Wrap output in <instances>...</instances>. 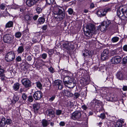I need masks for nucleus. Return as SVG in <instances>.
I'll return each instance as SVG.
<instances>
[{"mask_svg":"<svg viewBox=\"0 0 127 127\" xmlns=\"http://www.w3.org/2000/svg\"><path fill=\"white\" fill-rule=\"evenodd\" d=\"M86 28L87 31L85 32V34L88 37H91L94 34H96L98 32V27H96L93 24L89 23L86 25Z\"/></svg>","mask_w":127,"mask_h":127,"instance_id":"1","label":"nucleus"},{"mask_svg":"<svg viewBox=\"0 0 127 127\" xmlns=\"http://www.w3.org/2000/svg\"><path fill=\"white\" fill-rule=\"evenodd\" d=\"M117 15L121 19L126 20L127 19V8L123 6L118 7L117 11Z\"/></svg>","mask_w":127,"mask_h":127,"instance_id":"2","label":"nucleus"},{"mask_svg":"<svg viewBox=\"0 0 127 127\" xmlns=\"http://www.w3.org/2000/svg\"><path fill=\"white\" fill-rule=\"evenodd\" d=\"M64 85L69 88H73L76 85L74 79L68 76L65 77L63 79Z\"/></svg>","mask_w":127,"mask_h":127,"instance_id":"3","label":"nucleus"},{"mask_svg":"<svg viewBox=\"0 0 127 127\" xmlns=\"http://www.w3.org/2000/svg\"><path fill=\"white\" fill-rule=\"evenodd\" d=\"M54 13L55 15H57V16L55 17L59 18L60 20H62L65 17L64 13L61 9L59 8V7L57 6H55L53 8Z\"/></svg>","mask_w":127,"mask_h":127,"instance_id":"4","label":"nucleus"},{"mask_svg":"<svg viewBox=\"0 0 127 127\" xmlns=\"http://www.w3.org/2000/svg\"><path fill=\"white\" fill-rule=\"evenodd\" d=\"M15 56V55L14 52H9L8 53L5 55V60L7 62H10L14 59Z\"/></svg>","mask_w":127,"mask_h":127,"instance_id":"5","label":"nucleus"},{"mask_svg":"<svg viewBox=\"0 0 127 127\" xmlns=\"http://www.w3.org/2000/svg\"><path fill=\"white\" fill-rule=\"evenodd\" d=\"M13 37L10 34H6L3 37V40L5 43H10L12 42L13 40Z\"/></svg>","mask_w":127,"mask_h":127,"instance_id":"6","label":"nucleus"},{"mask_svg":"<svg viewBox=\"0 0 127 127\" xmlns=\"http://www.w3.org/2000/svg\"><path fill=\"white\" fill-rule=\"evenodd\" d=\"M110 54V52L107 49L104 50L102 52L101 55V59L103 61H105L108 59Z\"/></svg>","mask_w":127,"mask_h":127,"instance_id":"7","label":"nucleus"},{"mask_svg":"<svg viewBox=\"0 0 127 127\" xmlns=\"http://www.w3.org/2000/svg\"><path fill=\"white\" fill-rule=\"evenodd\" d=\"M110 23V21L108 20L102 22L100 27V29L101 31L103 32L105 31L106 28Z\"/></svg>","mask_w":127,"mask_h":127,"instance_id":"8","label":"nucleus"},{"mask_svg":"<svg viewBox=\"0 0 127 127\" xmlns=\"http://www.w3.org/2000/svg\"><path fill=\"white\" fill-rule=\"evenodd\" d=\"M81 116L80 112L77 111H76L72 114L71 118L74 120H78L80 118Z\"/></svg>","mask_w":127,"mask_h":127,"instance_id":"9","label":"nucleus"},{"mask_svg":"<svg viewBox=\"0 0 127 127\" xmlns=\"http://www.w3.org/2000/svg\"><path fill=\"white\" fill-rule=\"evenodd\" d=\"M121 60V57L118 56L112 57L111 60V61L112 64H116L120 63Z\"/></svg>","mask_w":127,"mask_h":127,"instance_id":"10","label":"nucleus"},{"mask_svg":"<svg viewBox=\"0 0 127 127\" xmlns=\"http://www.w3.org/2000/svg\"><path fill=\"white\" fill-rule=\"evenodd\" d=\"M33 96L34 99L37 100L40 99L41 98L42 95L41 92L37 91L35 92Z\"/></svg>","mask_w":127,"mask_h":127,"instance_id":"11","label":"nucleus"},{"mask_svg":"<svg viewBox=\"0 0 127 127\" xmlns=\"http://www.w3.org/2000/svg\"><path fill=\"white\" fill-rule=\"evenodd\" d=\"M22 82L23 85L26 88L29 87L31 86V82L28 79H23L22 80Z\"/></svg>","mask_w":127,"mask_h":127,"instance_id":"12","label":"nucleus"},{"mask_svg":"<svg viewBox=\"0 0 127 127\" xmlns=\"http://www.w3.org/2000/svg\"><path fill=\"white\" fill-rule=\"evenodd\" d=\"M96 14L98 16L102 17L106 15V12L104 9H100L98 10L96 12Z\"/></svg>","mask_w":127,"mask_h":127,"instance_id":"13","label":"nucleus"},{"mask_svg":"<svg viewBox=\"0 0 127 127\" xmlns=\"http://www.w3.org/2000/svg\"><path fill=\"white\" fill-rule=\"evenodd\" d=\"M44 7V6L42 3H40L37 4L36 8V10L37 13L39 14L41 13Z\"/></svg>","mask_w":127,"mask_h":127,"instance_id":"14","label":"nucleus"},{"mask_svg":"<svg viewBox=\"0 0 127 127\" xmlns=\"http://www.w3.org/2000/svg\"><path fill=\"white\" fill-rule=\"evenodd\" d=\"M39 1V0H27L26 3L28 6L31 7Z\"/></svg>","mask_w":127,"mask_h":127,"instance_id":"15","label":"nucleus"},{"mask_svg":"<svg viewBox=\"0 0 127 127\" xmlns=\"http://www.w3.org/2000/svg\"><path fill=\"white\" fill-rule=\"evenodd\" d=\"M54 84L55 86L58 87V89L61 90L63 88L62 81L60 80H55L54 82Z\"/></svg>","mask_w":127,"mask_h":127,"instance_id":"16","label":"nucleus"},{"mask_svg":"<svg viewBox=\"0 0 127 127\" xmlns=\"http://www.w3.org/2000/svg\"><path fill=\"white\" fill-rule=\"evenodd\" d=\"M63 93L65 95L68 97H72L73 95V94L68 90H64L63 91Z\"/></svg>","mask_w":127,"mask_h":127,"instance_id":"17","label":"nucleus"},{"mask_svg":"<svg viewBox=\"0 0 127 127\" xmlns=\"http://www.w3.org/2000/svg\"><path fill=\"white\" fill-rule=\"evenodd\" d=\"M83 55L87 58H89L92 56L91 52L87 50H85L83 52Z\"/></svg>","mask_w":127,"mask_h":127,"instance_id":"18","label":"nucleus"},{"mask_svg":"<svg viewBox=\"0 0 127 127\" xmlns=\"http://www.w3.org/2000/svg\"><path fill=\"white\" fill-rule=\"evenodd\" d=\"M124 123L123 120L120 119L116 122V124L115 125V127H122V124Z\"/></svg>","mask_w":127,"mask_h":127,"instance_id":"19","label":"nucleus"},{"mask_svg":"<svg viewBox=\"0 0 127 127\" xmlns=\"http://www.w3.org/2000/svg\"><path fill=\"white\" fill-rule=\"evenodd\" d=\"M43 127H46L48 126L49 124L50 121L47 120L45 119H43L41 122Z\"/></svg>","mask_w":127,"mask_h":127,"instance_id":"20","label":"nucleus"},{"mask_svg":"<svg viewBox=\"0 0 127 127\" xmlns=\"http://www.w3.org/2000/svg\"><path fill=\"white\" fill-rule=\"evenodd\" d=\"M47 114L50 117H53L54 113V111L52 109H49L46 110Z\"/></svg>","mask_w":127,"mask_h":127,"instance_id":"21","label":"nucleus"},{"mask_svg":"<svg viewBox=\"0 0 127 127\" xmlns=\"http://www.w3.org/2000/svg\"><path fill=\"white\" fill-rule=\"evenodd\" d=\"M40 107V104L38 103H34L33 105V108L35 113L37 112Z\"/></svg>","mask_w":127,"mask_h":127,"instance_id":"22","label":"nucleus"},{"mask_svg":"<svg viewBox=\"0 0 127 127\" xmlns=\"http://www.w3.org/2000/svg\"><path fill=\"white\" fill-rule=\"evenodd\" d=\"M5 118L4 117H2L1 118V120L0 121V126L3 127L6 125V122L5 121Z\"/></svg>","mask_w":127,"mask_h":127,"instance_id":"23","label":"nucleus"},{"mask_svg":"<svg viewBox=\"0 0 127 127\" xmlns=\"http://www.w3.org/2000/svg\"><path fill=\"white\" fill-rule=\"evenodd\" d=\"M32 15H27L25 16V19L28 22H30L32 20Z\"/></svg>","mask_w":127,"mask_h":127,"instance_id":"24","label":"nucleus"},{"mask_svg":"<svg viewBox=\"0 0 127 127\" xmlns=\"http://www.w3.org/2000/svg\"><path fill=\"white\" fill-rule=\"evenodd\" d=\"M4 70L1 68H0V77L2 80L4 79L5 75L4 73Z\"/></svg>","mask_w":127,"mask_h":127,"instance_id":"25","label":"nucleus"},{"mask_svg":"<svg viewBox=\"0 0 127 127\" xmlns=\"http://www.w3.org/2000/svg\"><path fill=\"white\" fill-rule=\"evenodd\" d=\"M20 85L18 83H16L13 86V89L15 91H18Z\"/></svg>","mask_w":127,"mask_h":127,"instance_id":"26","label":"nucleus"},{"mask_svg":"<svg viewBox=\"0 0 127 127\" xmlns=\"http://www.w3.org/2000/svg\"><path fill=\"white\" fill-rule=\"evenodd\" d=\"M117 78L120 80L122 79L124 77L122 73L120 72H118L117 73Z\"/></svg>","mask_w":127,"mask_h":127,"instance_id":"27","label":"nucleus"},{"mask_svg":"<svg viewBox=\"0 0 127 127\" xmlns=\"http://www.w3.org/2000/svg\"><path fill=\"white\" fill-rule=\"evenodd\" d=\"M13 24V23L12 21H9L6 25L5 28H9L10 27H12Z\"/></svg>","mask_w":127,"mask_h":127,"instance_id":"28","label":"nucleus"},{"mask_svg":"<svg viewBox=\"0 0 127 127\" xmlns=\"http://www.w3.org/2000/svg\"><path fill=\"white\" fill-rule=\"evenodd\" d=\"M24 49L23 46H19L18 48L17 52L19 53H22L24 51Z\"/></svg>","mask_w":127,"mask_h":127,"instance_id":"29","label":"nucleus"},{"mask_svg":"<svg viewBox=\"0 0 127 127\" xmlns=\"http://www.w3.org/2000/svg\"><path fill=\"white\" fill-rule=\"evenodd\" d=\"M19 99V97L18 96L16 95H14L13 97V99L12 100V103L15 104Z\"/></svg>","mask_w":127,"mask_h":127,"instance_id":"30","label":"nucleus"},{"mask_svg":"<svg viewBox=\"0 0 127 127\" xmlns=\"http://www.w3.org/2000/svg\"><path fill=\"white\" fill-rule=\"evenodd\" d=\"M80 82L81 83L83 84L82 85H86L88 84L87 81L84 78H82Z\"/></svg>","mask_w":127,"mask_h":127,"instance_id":"31","label":"nucleus"},{"mask_svg":"<svg viewBox=\"0 0 127 127\" xmlns=\"http://www.w3.org/2000/svg\"><path fill=\"white\" fill-rule=\"evenodd\" d=\"M45 21V19L43 17H41L38 19V22L40 24H42L44 23Z\"/></svg>","mask_w":127,"mask_h":127,"instance_id":"32","label":"nucleus"},{"mask_svg":"<svg viewBox=\"0 0 127 127\" xmlns=\"http://www.w3.org/2000/svg\"><path fill=\"white\" fill-rule=\"evenodd\" d=\"M119 39V38L118 37L115 36L113 37L111 40L112 42L114 43L118 41Z\"/></svg>","mask_w":127,"mask_h":127,"instance_id":"33","label":"nucleus"},{"mask_svg":"<svg viewBox=\"0 0 127 127\" xmlns=\"http://www.w3.org/2000/svg\"><path fill=\"white\" fill-rule=\"evenodd\" d=\"M22 35V34L20 32H17L15 33V37L17 38H19L21 37Z\"/></svg>","mask_w":127,"mask_h":127,"instance_id":"34","label":"nucleus"},{"mask_svg":"<svg viewBox=\"0 0 127 127\" xmlns=\"http://www.w3.org/2000/svg\"><path fill=\"white\" fill-rule=\"evenodd\" d=\"M37 86L40 89L42 88V85L39 81H38L36 83Z\"/></svg>","mask_w":127,"mask_h":127,"instance_id":"35","label":"nucleus"},{"mask_svg":"<svg viewBox=\"0 0 127 127\" xmlns=\"http://www.w3.org/2000/svg\"><path fill=\"white\" fill-rule=\"evenodd\" d=\"M95 102V105H99L101 103V102L100 101L95 99H94L93 100V102Z\"/></svg>","mask_w":127,"mask_h":127,"instance_id":"36","label":"nucleus"},{"mask_svg":"<svg viewBox=\"0 0 127 127\" xmlns=\"http://www.w3.org/2000/svg\"><path fill=\"white\" fill-rule=\"evenodd\" d=\"M54 0H46V3L50 5L52 4Z\"/></svg>","mask_w":127,"mask_h":127,"instance_id":"37","label":"nucleus"},{"mask_svg":"<svg viewBox=\"0 0 127 127\" xmlns=\"http://www.w3.org/2000/svg\"><path fill=\"white\" fill-rule=\"evenodd\" d=\"M127 63V56L124 57L123 59V64H126Z\"/></svg>","mask_w":127,"mask_h":127,"instance_id":"38","label":"nucleus"},{"mask_svg":"<svg viewBox=\"0 0 127 127\" xmlns=\"http://www.w3.org/2000/svg\"><path fill=\"white\" fill-rule=\"evenodd\" d=\"M62 112L61 110H57L56 111V114L57 115H59L61 114Z\"/></svg>","mask_w":127,"mask_h":127,"instance_id":"39","label":"nucleus"},{"mask_svg":"<svg viewBox=\"0 0 127 127\" xmlns=\"http://www.w3.org/2000/svg\"><path fill=\"white\" fill-rule=\"evenodd\" d=\"M5 121L6 124L8 125L12 123V121L10 119H7Z\"/></svg>","mask_w":127,"mask_h":127,"instance_id":"40","label":"nucleus"},{"mask_svg":"<svg viewBox=\"0 0 127 127\" xmlns=\"http://www.w3.org/2000/svg\"><path fill=\"white\" fill-rule=\"evenodd\" d=\"M33 100V97L32 96H29L28 97V101L30 102H32Z\"/></svg>","mask_w":127,"mask_h":127,"instance_id":"41","label":"nucleus"},{"mask_svg":"<svg viewBox=\"0 0 127 127\" xmlns=\"http://www.w3.org/2000/svg\"><path fill=\"white\" fill-rule=\"evenodd\" d=\"M67 12H68L69 14L71 15L72 14V13L73 12V10L72 8H69L68 9L67 11Z\"/></svg>","mask_w":127,"mask_h":127,"instance_id":"42","label":"nucleus"},{"mask_svg":"<svg viewBox=\"0 0 127 127\" xmlns=\"http://www.w3.org/2000/svg\"><path fill=\"white\" fill-rule=\"evenodd\" d=\"M98 116L102 119H104L105 118V116L104 114L103 113L101 114L100 116Z\"/></svg>","mask_w":127,"mask_h":127,"instance_id":"43","label":"nucleus"},{"mask_svg":"<svg viewBox=\"0 0 127 127\" xmlns=\"http://www.w3.org/2000/svg\"><path fill=\"white\" fill-rule=\"evenodd\" d=\"M0 8L1 10H4L5 8V5L3 3L1 4L0 5Z\"/></svg>","mask_w":127,"mask_h":127,"instance_id":"44","label":"nucleus"},{"mask_svg":"<svg viewBox=\"0 0 127 127\" xmlns=\"http://www.w3.org/2000/svg\"><path fill=\"white\" fill-rule=\"evenodd\" d=\"M27 95L25 94H23L22 96V98L24 100H25L27 99Z\"/></svg>","mask_w":127,"mask_h":127,"instance_id":"45","label":"nucleus"},{"mask_svg":"<svg viewBox=\"0 0 127 127\" xmlns=\"http://www.w3.org/2000/svg\"><path fill=\"white\" fill-rule=\"evenodd\" d=\"M48 69L49 71L52 73H53L54 72L53 68L52 67L49 68Z\"/></svg>","mask_w":127,"mask_h":127,"instance_id":"46","label":"nucleus"},{"mask_svg":"<svg viewBox=\"0 0 127 127\" xmlns=\"http://www.w3.org/2000/svg\"><path fill=\"white\" fill-rule=\"evenodd\" d=\"M80 95V94L77 93H75L74 94V95L75 96V97L76 98H78Z\"/></svg>","mask_w":127,"mask_h":127,"instance_id":"47","label":"nucleus"},{"mask_svg":"<svg viewBox=\"0 0 127 127\" xmlns=\"http://www.w3.org/2000/svg\"><path fill=\"white\" fill-rule=\"evenodd\" d=\"M56 96L55 95H53L51 97L49 101H52L55 98Z\"/></svg>","mask_w":127,"mask_h":127,"instance_id":"48","label":"nucleus"},{"mask_svg":"<svg viewBox=\"0 0 127 127\" xmlns=\"http://www.w3.org/2000/svg\"><path fill=\"white\" fill-rule=\"evenodd\" d=\"M47 56V55L46 54L44 53L42 55V57L44 59H45Z\"/></svg>","mask_w":127,"mask_h":127,"instance_id":"49","label":"nucleus"},{"mask_svg":"<svg viewBox=\"0 0 127 127\" xmlns=\"http://www.w3.org/2000/svg\"><path fill=\"white\" fill-rule=\"evenodd\" d=\"M123 49L124 51H127V45H125L123 47Z\"/></svg>","mask_w":127,"mask_h":127,"instance_id":"50","label":"nucleus"},{"mask_svg":"<svg viewBox=\"0 0 127 127\" xmlns=\"http://www.w3.org/2000/svg\"><path fill=\"white\" fill-rule=\"evenodd\" d=\"M116 51L114 50H112L111 52V54L112 56H114L116 54Z\"/></svg>","mask_w":127,"mask_h":127,"instance_id":"51","label":"nucleus"},{"mask_svg":"<svg viewBox=\"0 0 127 127\" xmlns=\"http://www.w3.org/2000/svg\"><path fill=\"white\" fill-rule=\"evenodd\" d=\"M90 7L91 8H93L95 7L94 4L93 3H91L90 5Z\"/></svg>","mask_w":127,"mask_h":127,"instance_id":"52","label":"nucleus"},{"mask_svg":"<svg viewBox=\"0 0 127 127\" xmlns=\"http://www.w3.org/2000/svg\"><path fill=\"white\" fill-rule=\"evenodd\" d=\"M21 59L20 57L19 56L16 58V60L18 62H19L21 60Z\"/></svg>","mask_w":127,"mask_h":127,"instance_id":"53","label":"nucleus"},{"mask_svg":"<svg viewBox=\"0 0 127 127\" xmlns=\"http://www.w3.org/2000/svg\"><path fill=\"white\" fill-rule=\"evenodd\" d=\"M47 28V25H44L42 27V29L43 30H45Z\"/></svg>","mask_w":127,"mask_h":127,"instance_id":"54","label":"nucleus"},{"mask_svg":"<svg viewBox=\"0 0 127 127\" xmlns=\"http://www.w3.org/2000/svg\"><path fill=\"white\" fill-rule=\"evenodd\" d=\"M27 59L28 61H31L32 60V58L31 56H29L27 57Z\"/></svg>","mask_w":127,"mask_h":127,"instance_id":"55","label":"nucleus"},{"mask_svg":"<svg viewBox=\"0 0 127 127\" xmlns=\"http://www.w3.org/2000/svg\"><path fill=\"white\" fill-rule=\"evenodd\" d=\"M38 17V15H35L33 17V19L34 20H36Z\"/></svg>","mask_w":127,"mask_h":127,"instance_id":"56","label":"nucleus"},{"mask_svg":"<svg viewBox=\"0 0 127 127\" xmlns=\"http://www.w3.org/2000/svg\"><path fill=\"white\" fill-rule=\"evenodd\" d=\"M105 11V12H106V14L108 11H110L111 10V9L110 8H108L104 9Z\"/></svg>","mask_w":127,"mask_h":127,"instance_id":"57","label":"nucleus"},{"mask_svg":"<svg viewBox=\"0 0 127 127\" xmlns=\"http://www.w3.org/2000/svg\"><path fill=\"white\" fill-rule=\"evenodd\" d=\"M82 108L84 110H86L87 108V107L85 105H84L82 106Z\"/></svg>","mask_w":127,"mask_h":127,"instance_id":"58","label":"nucleus"},{"mask_svg":"<svg viewBox=\"0 0 127 127\" xmlns=\"http://www.w3.org/2000/svg\"><path fill=\"white\" fill-rule=\"evenodd\" d=\"M69 46L70 45H69V44L68 45H67L65 46V47L66 49L70 50L71 49L69 47Z\"/></svg>","mask_w":127,"mask_h":127,"instance_id":"59","label":"nucleus"},{"mask_svg":"<svg viewBox=\"0 0 127 127\" xmlns=\"http://www.w3.org/2000/svg\"><path fill=\"white\" fill-rule=\"evenodd\" d=\"M60 126H64L65 125V123L64 122H61L60 123Z\"/></svg>","mask_w":127,"mask_h":127,"instance_id":"60","label":"nucleus"},{"mask_svg":"<svg viewBox=\"0 0 127 127\" xmlns=\"http://www.w3.org/2000/svg\"><path fill=\"white\" fill-rule=\"evenodd\" d=\"M123 89L124 91H127V86H124L123 87Z\"/></svg>","mask_w":127,"mask_h":127,"instance_id":"61","label":"nucleus"},{"mask_svg":"<svg viewBox=\"0 0 127 127\" xmlns=\"http://www.w3.org/2000/svg\"><path fill=\"white\" fill-rule=\"evenodd\" d=\"M24 91V90L22 88L20 89L19 92V93H22V92Z\"/></svg>","mask_w":127,"mask_h":127,"instance_id":"62","label":"nucleus"},{"mask_svg":"<svg viewBox=\"0 0 127 127\" xmlns=\"http://www.w3.org/2000/svg\"><path fill=\"white\" fill-rule=\"evenodd\" d=\"M95 102H93V100L90 103V104L91 105L93 106V105H95Z\"/></svg>","mask_w":127,"mask_h":127,"instance_id":"63","label":"nucleus"},{"mask_svg":"<svg viewBox=\"0 0 127 127\" xmlns=\"http://www.w3.org/2000/svg\"><path fill=\"white\" fill-rule=\"evenodd\" d=\"M88 12V10L86 9H85L84 10V12L85 13H86Z\"/></svg>","mask_w":127,"mask_h":127,"instance_id":"64","label":"nucleus"}]
</instances>
